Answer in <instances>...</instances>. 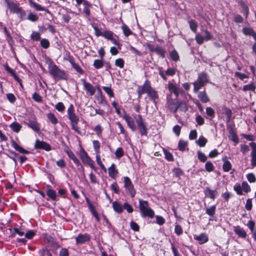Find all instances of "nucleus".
I'll list each match as a JSON object with an SVG mask.
<instances>
[{
    "label": "nucleus",
    "instance_id": "nucleus-58",
    "mask_svg": "<svg viewBox=\"0 0 256 256\" xmlns=\"http://www.w3.org/2000/svg\"><path fill=\"white\" fill-rule=\"evenodd\" d=\"M205 168L208 172H211L214 170V166L210 162H208L205 164Z\"/></svg>",
    "mask_w": 256,
    "mask_h": 256
},
{
    "label": "nucleus",
    "instance_id": "nucleus-35",
    "mask_svg": "<svg viewBox=\"0 0 256 256\" xmlns=\"http://www.w3.org/2000/svg\"><path fill=\"white\" fill-rule=\"evenodd\" d=\"M93 66L96 68L100 69L104 66V64L102 60H95Z\"/></svg>",
    "mask_w": 256,
    "mask_h": 256
},
{
    "label": "nucleus",
    "instance_id": "nucleus-33",
    "mask_svg": "<svg viewBox=\"0 0 256 256\" xmlns=\"http://www.w3.org/2000/svg\"><path fill=\"white\" fill-rule=\"evenodd\" d=\"M216 206H212L206 208V214L210 216H213L216 212Z\"/></svg>",
    "mask_w": 256,
    "mask_h": 256
},
{
    "label": "nucleus",
    "instance_id": "nucleus-31",
    "mask_svg": "<svg viewBox=\"0 0 256 256\" xmlns=\"http://www.w3.org/2000/svg\"><path fill=\"white\" fill-rule=\"evenodd\" d=\"M121 28L125 36H128L132 34V31L126 24H123L121 26Z\"/></svg>",
    "mask_w": 256,
    "mask_h": 256
},
{
    "label": "nucleus",
    "instance_id": "nucleus-22",
    "mask_svg": "<svg viewBox=\"0 0 256 256\" xmlns=\"http://www.w3.org/2000/svg\"><path fill=\"white\" fill-rule=\"evenodd\" d=\"M90 236L88 234H80L76 238V240L77 244H84L90 240Z\"/></svg>",
    "mask_w": 256,
    "mask_h": 256
},
{
    "label": "nucleus",
    "instance_id": "nucleus-9",
    "mask_svg": "<svg viewBox=\"0 0 256 256\" xmlns=\"http://www.w3.org/2000/svg\"><path fill=\"white\" fill-rule=\"evenodd\" d=\"M152 88L150 82L146 80L142 86H139L137 89V93L138 94V98H140L142 94L148 92Z\"/></svg>",
    "mask_w": 256,
    "mask_h": 256
},
{
    "label": "nucleus",
    "instance_id": "nucleus-27",
    "mask_svg": "<svg viewBox=\"0 0 256 256\" xmlns=\"http://www.w3.org/2000/svg\"><path fill=\"white\" fill-rule=\"evenodd\" d=\"M198 97L203 103H206L210 100L205 90L199 92Z\"/></svg>",
    "mask_w": 256,
    "mask_h": 256
},
{
    "label": "nucleus",
    "instance_id": "nucleus-4",
    "mask_svg": "<svg viewBox=\"0 0 256 256\" xmlns=\"http://www.w3.org/2000/svg\"><path fill=\"white\" fill-rule=\"evenodd\" d=\"M208 82V74L206 72H202L198 76L197 80L193 83L194 92H198L199 90Z\"/></svg>",
    "mask_w": 256,
    "mask_h": 256
},
{
    "label": "nucleus",
    "instance_id": "nucleus-57",
    "mask_svg": "<svg viewBox=\"0 0 256 256\" xmlns=\"http://www.w3.org/2000/svg\"><path fill=\"white\" fill-rule=\"evenodd\" d=\"M198 158L200 162H204L206 161L207 157L204 153L200 151H198Z\"/></svg>",
    "mask_w": 256,
    "mask_h": 256
},
{
    "label": "nucleus",
    "instance_id": "nucleus-13",
    "mask_svg": "<svg viewBox=\"0 0 256 256\" xmlns=\"http://www.w3.org/2000/svg\"><path fill=\"white\" fill-rule=\"evenodd\" d=\"M122 118L125 120L127 123L128 126L131 129L132 131H134L136 130V126L134 124V122L132 116L126 114H124Z\"/></svg>",
    "mask_w": 256,
    "mask_h": 256
},
{
    "label": "nucleus",
    "instance_id": "nucleus-42",
    "mask_svg": "<svg viewBox=\"0 0 256 256\" xmlns=\"http://www.w3.org/2000/svg\"><path fill=\"white\" fill-rule=\"evenodd\" d=\"M114 33L110 30H106L103 32L102 36L110 40L114 37Z\"/></svg>",
    "mask_w": 256,
    "mask_h": 256
},
{
    "label": "nucleus",
    "instance_id": "nucleus-44",
    "mask_svg": "<svg viewBox=\"0 0 256 256\" xmlns=\"http://www.w3.org/2000/svg\"><path fill=\"white\" fill-rule=\"evenodd\" d=\"M201 31L203 32L204 34V37L205 38V40L208 41L211 40L212 38V36L210 33L206 29L202 28Z\"/></svg>",
    "mask_w": 256,
    "mask_h": 256
},
{
    "label": "nucleus",
    "instance_id": "nucleus-26",
    "mask_svg": "<svg viewBox=\"0 0 256 256\" xmlns=\"http://www.w3.org/2000/svg\"><path fill=\"white\" fill-rule=\"evenodd\" d=\"M222 160L224 162L222 165L223 170L226 172H229L232 168L231 163L227 160L226 156H224V157L222 158Z\"/></svg>",
    "mask_w": 256,
    "mask_h": 256
},
{
    "label": "nucleus",
    "instance_id": "nucleus-56",
    "mask_svg": "<svg viewBox=\"0 0 256 256\" xmlns=\"http://www.w3.org/2000/svg\"><path fill=\"white\" fill-rule=\"evenodd\" d=\"M124 60L121 58H118L115 60V65L120 68L124 67Z\"/></svg>",
    "mask_w": 256,
    "mask_h": 256
},
{
    "label": "nucleus",
    "instance_id": "nucleus-41",
    "mask_svg": "<svg viewBox=\"0 0 256 256\" xmlns=\"http://www.w3.org/2000/svg\"><path fill=\"white\" fill-rule=\"evenodd\" d=\"M102 89L110 98L114 97V93L110 86H102Z\"/></svg>",
    "mask_w": 256,
    "mask_h": 256
},
{
    "label": "nucleus",
    "instance_id": "nucleus-6",
    "mask_svg": "<svg viewBox=\"0 0 256 256\" xmlns=\"http://www.w3.org/2000/svg\"><path fill=\"white\" fill-rule=\"evenodd\" d=\"M124 183L126 192L129 194L132 198H134L136 192L130 179L128 176L124 177Z\"/></svg>",
    "mask_w": 256,
    "mask_h": 256
},
{
    "label": "nucleus",
    "instance_id": "nucleus-61",
    "mask_svg": "<svg viewBox=\"0 0 256 256\" xmlns=\"http://www.w3.org/2000/svg\"><path fill=\"white\" fill-rule=\"evenodd\" d=\"M196 40L197 43L202 44L205 40V38L200 34H197L196 36Z\"/></svg>",
    "mask_w": 256,
    "mask_h": 256
},
{
    "label": "nucleus",
    "instance_id": "nucleus-38",
    "mask_svg": "<svg viewBox=\"0 0 256 256\" xmlns=\"http://www.w3.org/2000/svg\"><path fill=\"white\" fill-rule=\"evenodd\" d=\"M92 144L96 154H100V142L97 140H94L92 141Z\"/></svg>",
    "mask_w": 256,
    "mask_h": 256
},
{
    "label": "nucleus",
    "instance_id": "nucleus-28",
    "mask_svg": "<svg viewBox=\"0 0 256 256\" xmlns=\"http://www.w3.org/2000/svg\"><path fill=\"white\" fill-rule=\"evenodd\" d=\"M112 208L115 212L119 214L122 212L123 206L116 201H115L112 203Z\"/></svg>",
    "mask_w": 256,
    "mask_h": 256
},
{
    "label": "nucleus",
    "instance_id": "nucleus-54",
    "mask_svg": "<svg viewBox=\"0 0 256 256\" xmlns=\"http://www.w3.org/2000/svg\"><path fill=\"white\" fill-rule=\"evenodd\" d=\"M241 187H242V190L244 192L247 193L250 190V186L248 184L247 182H243L242 184Z\"/></svg>",
    "mask_w": 256,
    "mask_h": 256
},
{
    "label": "nucleus",
    "instance_id": "nucleus-32",
    "mask_svg": "<svg viewBox=\"0 0 256 256\" xmlns=\"http://www.w3.org/2000/svg\"><path fill=\"white\" fill-rule=\"evenodd\" d=\"M47 118L53 124H56L58 122V120L54 114L50 112L47 114Z\"/></svg>",
    "mask_w": 256,
    "mask_h": 256
},
{
    "label": "nucleus",
    "instance_id": "nucleus-49",
    "mask_svg": "<svg viewBox=\"0 0 256 256\" xmlns=\"http://www.w3.org/2000/svg\"><path fill=\"white\" fill-rule=\"evenodd\" d=\"M55 108L60 112H62L65 110V106L62 102H58L56 105Z\"/></svg>",
    "mask_w": 256,
    "mask_h": 256
},
{
    "label": "nucleus",
    "instance_id": "nucleus-12",
    "mask_svg": "<svg viewBox=\"0 0 256 256\" xmlns=\"http://www.w3.org/2000/svg\"><path fill=\"white\" fill-rule=\"evenodd\" d=\"M168 88L170 92H173L176 98L182 91V90L179 86H176L170 82H169L168 84Z\"/></svg>",
    "mask_w": 256,
    "mask_h": 256
},
{
    "label": "nucleus",
    "instance_id": "nucleus-2",
    "mask_svg": "<svg viewBox=\"0 0 256 256\" xmlns=\"http://www.w3.org/2000/svg\"><path fill=\"white\" fill-rule=\"evenodd\" d=\"M68 118L70 121L72 129L78 134H80L78 123L80 121L78 116L75 113L74 108L70 104L67 110Z\"/></svg>",
    "mask_w": 256,
    "mask_h": 256
},
{
    "label": "nucleus",
    "instance_id": "nucleus-15",
    "mask_svg": "<svg viewBox=\"0 0 256 256\" xmlns=\"http://www.w3.org/2000/svg\"><path fill=\"white\" fill-rule=\"evenodd\" d=\"M204 192L206 197L213 200L218 196V192L216 190H212L208 187H206Z\"/></svg>",
    "mask_w": 256,
    "mask_h": 256
},
{
    "label": "nucleus",
    "instance_id": "nucleus-7",
    "mask_svg": "<svg viewBox=\"0 0 256 256\" xmlns=\"http://www.w3.org/2000/svg\"><path fill=\"white\" fill-rule=\"evenodd\" d=\"M79 156L84 164H88L94 170H96V168L94 166V162L88 156L84 150L82 149L80 150Z\"/></svg>",
    "mask_w": 256,
    "mask_h": 256
},
{
    "label": "nucleus",
    "instance_id": "nucleus-30",
    "mask_svg": "<svg viewBox=\"0 0 256 256\" xmlns=\"http://www.w3.org/2000/svg\"><path fill=\"white\" fill-rule=\"evenodd\" d=\"M242 32L244 34L246 35L252 36L254 37V38L256 40V34L252 28H244L242 29Z\"/></svg>",
    "mask_w": 256,
    "mask_h": 256
},
{
    "label": "nucleus",
    "instance_id": "nucleus-17",
    "mask_svg": "<svg viewBox=\"0 0 256 256\" xmlns=\"http://www.w3.org/2000/svg\"><path fill=\"white\" fill-rule=\"evenodd\" d=\"M4 2L6 4L10 11L14 13H17L19 10L21 8L19 7L18 4L13 0H4Z\"/></svg>",
    "mask_w": 256,
    "mask_h": 256
},
{
    "label": "nucleus",
    "instance_id": "nucleus-5",
    "mask_svg": "<svg viewBox=\"0 0 256 256\" xmlns=\"http://www.w3.org/2000/svg\"><path fill=\"white\" fill-rule=\"evenodd\" d=\"M134 118L136 120L140 135L142 136H147L148 133L147 126L145 124L142 116L140 114H135L134 116Z\"/></svg>",
    "mask_w": 256,
    "mask_h": 256
},
{
    "label": "nucleus",
    "instance_id": "nucleus-19",
    "mask_svg": "<svg viewBox=\"0 0 256 256\" xmlns=\"http://www.w3.org/2000/svg\"><path fill=\"white\" fill-rule=\"evenodd\" d=\"M233 230L235 234H237L238 237L242 238H245L246 237L247 234L246 232L240 226H234Z\"/></svg>",
    "mask_w": 256,
    "mask_h": 256
},
{
    "label": "nucleus",
    "instance_id": "nucleus-43",
    "mask_svg": "<svg viewBox=\"0 0 256 256\" xmlns=\"http://www.w3.org/2000/svg\"><path fill=\"white\" fill-rule=\"evenodd\" d=\"M5 70L10 74L12 76H14V78L18 81L19 78L15 74L14 70L10 68L8 64H6L4 66Z\"/></svg>",
    "mask_w": 256,
    "mask_h": 256
},
{
    "label": "nucleus",
    "instance_id": "nucleus-47",
    "mask_svg": "<svg viewBox=\"0 0 256 256\" xmlns=\"http://www.w3.org/2000/svg\"><path fill=\"white\" fill-rule=\"evenodd\" d=\"M64 60L68 61L71 64L74 62V59L72 56L69 52L66 53Z\"/></svg>",
    "mask_w": 256,
    "mask_h": 256
},
{
    "label": "nucleus",
    "instance_id": "nucleus-23",
    "mask_svg": "<svg viewBox=\"0 0 256 256\" xmlns=\"http://www.w3.org/2000/svg\"><path fill=\"white\" fill-rule=\"evenodd\" d=\"M250 145L252 148V151L251 153L252 164L254 167L256 166V144L254 142H252L250 143Z\"/></svg>",
    "mask_w": 256,
    "mask_h": 256
},
{
    "label": "nucleus",
    "instance_id": "nucleus-46",
    "mask_svg": "<svg viewBox=\"0 0 256 256\" xmlns=\"http://www.w3.org/2000/svg\"><path fill=\"white\" fill-rule=\"evenodd\" d=\"M27 18L31 22H35L38 20V16L36 14L30 12L28 15Z\"/></svg>",
    "mask_w": 256,
    "mask_h": 256
},
{
    "label": "nucleus",
    "instance_id": "nucleus-18",
    "mask_svg": "<svg viewBox=\"0 0 256 256\" xmlns=\"http://www.w3.org/2000/svg\"><path fill=\"white\" fill-rule=\"evenodd\" d=\"M148 96L156 105L159 99V96L158 92L152 87L148 93Z\"/></svg>",
    "mask_w": 256,
    "mask_h": 256
},
{
    "label": "nucleus",
    "instance_id": "nucleus-21",
    "mask_svg": "<svg viewBox=\"0 0 256 256\" xmlns=\"http://www.w3.org/2000/svg\"><path fill=\"white\" fill-rule=\"evenodd\" d=\"M108 172L109 176L114 179L116 178L118 173L114 163L112 164L108 168Z\"/></svg>",
    "mask_w": 256,
    "mask_h": 256
},
{
    "label": "nucleus",
    "instance_id": "nucleus-40",
    "mask_svg": "<svg viewBox=\"0 0 256 256\" xmlns=\"http://www.w3.org/2000/svg\"><path fill=\"white\" fill-rule=\"evenodd\" d=\"M170 56L172 59L174 61L177 62L180 60L179 55L176 50H172L170 53Z\"/></svg>",
    "mask_w": 256,
    "mask_h": 256
},
{
    "label": "nucleus",
    "instance_id": "nucleus-48",
    "mask_svg": "<svg viewBox=\"0 0 256 256\" xmlns=\"http://www.w3.org/2000/svg\"><path fill=\"white\" fill-rule=\"evenodd\" d=\"M198 145L200 147L204 146L207 142V140L204 136H200L196 142Z\"/></svg>",
    "mask_w": 256,
    "mask_h": 256
},
{
    "label": "nucleus",
    "instance_id": "nucleus-1",
    "mask_svg": "<svg viewBox=\"0 0 256 256\" xmlns=\"http://www.w3.org/2000/svg\"><path fill=\"white\" fill-rule=\"evenodd\" d=\"M49 74L56 80H66L68 74L66 72L60 69L51 60L48 62Z\"/></svg>",
    "mask_w": 256,
    "mask_h": 256
},
{
    "label": "nucleus",
    "instance_id": "nucleus-63",
    "mask_svg": "<svg viewBox=\"0 0 256 256\" xmlns=\"http://www.w3.org/2000/svg\"><path fill=\"white\" fill-rule=\"evenodd\" d=\"M174 232L178 235V236H180V234H182L183 232V230H182V226L177 224L175 226V227H174Z\"/></svg>",
    "mask_w": 256,
    "mask_h": 256
},
{
    "label": "nucleus",
    "instance_id": "nucleus-37",
    "mask_svg": "<svg viewBox=\"0 0 256 256\" xmlns=\"http://www.w3.org/2000/svg\"><path fill=\"white\" fill-rule=\"evenodd\" d=\"M190 30L194 33L197 31L198 24L196 22L192 20L188 22Z\"/></svg>",
    "mask_w": 256,
    "mask_h": 256
},
{
    "label": "nucleus",
    "instance_id": "nucleus-50",
    "mask_svg": "<svg viewBox=\"0 0 256 256\" xmlns=\"http://www.w3.org/2000/svg\"><path fill=\"white\" fill-rule=\"evenodd\" d=\"M31 39L34 41H38L40 38V34L37 32H33L30 36Z\"/></svg>",
    "mask_w": 256,
    "mask_h": 256
},
{
    "label": "nucleus",
    "instance_id": "nucleus-16",
    "mask_svg": "<svg viewBox=\"0 0 256 256\" xmlns=\"http://www.w3.org/2000/svg\"><path fill=\"white\" fill-rule=\"evenodd\" d=\"M194 238L200 244H202L208 241V236L206 233H202L199 235H194Z\"/></svg>",
    "mask_w": 256,
    "mask_h": 256
},
{
    "label": "nucleus",
    "instance_id": "nucleus-52",
    "mask_svg": "<svg viewBox=\"0 0 256 256\" xmlns=\"http://www.w3.org/2000/svg\"><path fill=\"white\" fill-rule=\"evenodd\" d=\"M234 190L236 192V194L238 195H242L243 194L242 188L241 187V185L240 184H236L234 187Z\"/></svg>",
    "mask_w": 256,
    "mask_h": 256
},
{
    "label": "nucleus",
    "instance_id": "nucleus-45",
    "mask_svg": "<svg viewBox=\"0 0 256 256\" xmlns=\"http://www.w3.org/2000/svg\"><path fill=\"white\" fill-rule=\"evenodd\" d=\"M114 154L117 158H122L124 154V152L122 148L121 147L118 148L116 150Z\"/></svg>",
    "mask_w": 256,
    "mask_h": 256
},
{
    "label": "nucleus",
    "instance_id": "nucleus-34",
    "mask_svg": "<svg viewBox=\"0 0 256 256\" xmlns=\"http://www.w3.org/2000/svg\"><path fill=\"white\" fill-rule=\"evenodd\" d=\"M10 128L14 132H18L22 128V126L18 122H13L10 125Z\"/></svg>",
    "mask_w": 256,
    "mask_h": 256
},
{
    "label": "nucleus",
    "instance_id": "nucleus-24",
    "mask_svg": "<svg viewBox=\"0 0 256 256\" xmlns=\"http://www.w3.org/2000/svg\"><path fill=\"white\" fill-rule=\"evenodd\" d=\"M12 146L17 151L20 152L21 154H28L30 153V152L28 151L27 150H24V148H22V146H20V145H18L15 141L12 140L11 142Z\"/></svg>",
    "mask_w": 256,
    "mask_h": 256
},
{
    "label": "nucleus",
    "instance_id": "nucleus-55",
    "mask_svg": "<svg viewBox=\"0 0 256 256\" xmlns=\"http://www.w3.org/2000/svg\"><path fill=\"white\" fill-rule=\"evenodd\" d=\"M224 112L226 116V122H229L230 120L232 112L230 110L224 108Z\"/></svg>",
    "mask_w": 256,
    "mask_h": 256
},
{
    "label": "nucleus",
    "instance_id": "nucleus-62",
    "mask_svg": "<svg viewBox=\"0 0 256 256\" xmlns=\"http://www.w3.org/2000/svg\"><path fill=\"white\" fill-rule=\"evenodd\" d=\"M6 98L12 104H14L16 101V98L15 96L12 93H9L6 94Z\"/></svg>",
    "mask_w": 256,
    "mask_h": 256
},
{
    "label": "nucleus",
    "instance_id": "nucleus-59",
    "mask_svg": "<svg viewBox=\"0 0 256 256\" xmlns=\"http://www.w3.org/2000/svg\"><path fill=\"white\" fill-rule=\"evenodd\" d=\"M32 98L36 102H42V97L38 93L34 92L32 96Z\"/></svg>",
    "mask_w": 256,
    "mask_h": 256
},
{
    "label": "nucleus",
    "instance_id": "nucleus-51",
    "mask_svg": "<svg viewBox=\"0 0 256 256\" xmlns=\"http://www.w3.org/2000/svg\"><path fill=\"white\" fill-rule=\"evenodd\" d=\"M40 46L44 48H48L50 46V42L46 38H42L40 42Z\"/></svg>",
    "mask_w": 256,
    "mask_h": 256
},
{
    "label": "nucleus",
    "instance_id": "nucleus-64",
    "mask_svg": "<svg viewBox=\"0 0 256 256\" xmlns=\"http://www.w3.org/2000/svg\"><path fill=\"white\" fill-rule=\"evenodd\" d=\"M40 256H52V254L46 248H43L42 250H40Z\"/></svg>",
    "mask_w": 256,
    "mask_h": 256
},
{
    "label": "nucleus",
    "instance_id": "nucleus-29",
    "mask_svg": "<svg viewBox=\"0 0 256 256\" xmlns=\"http://www.w3.org/2000/svg\"><path fill=\"white\" fill-rule=\"evenodd\" d=\"M46 195L48 196L52 200H57V196L56 192L52 189H48L46 192Z\"/></svg>",
    "mask_w": 256,
    "mask_h": 256
},
{
    "label": "nucleus",
    "instance_id": "nucleus-20",
    "mask_svg": "<svg viewBox=\"0 0 256 256\" xmlns=\"http://www.w3.org/2000/svg\"><path fill=\"white\" fill-rule=\"evenodd\" d=\"M28 2L30 6L34 8L37 11H45L47 13L49 14L50 11L48 9H46L44 6H42L40 4L32 1V0H28Z\"/></svg>",
    "mask_w": 256,
    "mask_h": 256
},
{
    "label": "nucleus",
    "instance_id": "nucleus-14",
    "mask_svg": "<svg viewBox=\"0 0 256 256\" xmlns=\"http://www.w3.org/2000/svg\"><path fill=\"white\" fill-rule=\"evenodd\" d=\"M66 154L70 158L73 160L74 162L77 166H80V168L82 169V171L84 170V168L82 165L79 160L76 158L74 153L70 150H65Z\"/></svg>",
    "mask_w": 256,
    "mask_h": 256
},
{
    "label": "nucleus",
    "instance_id": "nucleus-8",
    "mask_svg": "<svg viewBox=\"0 0 256 256\" xmlns=\"http://www.w3.org/2000/svg\"><path fill=\"white\" fill-rule=\"evenodd\" d=\"M182 104V102L178 101L176 98L174 99L168 98L166 107L172 112H176Z\"/></svg>",
    "mask_w": 256,
    "mask_h": 256
},
{
    "label": "nucleus",
    "instance_id": "nucleus-10",
    "mask_svg": "<svg viewBox=\"0 0 256 256\" xmlns=\"http://www.w3.org/2000/svg\"><path fill=\"white\" fill-rule=\"evenodd\" d=\"M81 80L86 94L90 96H93L96 92L95 88L91 84L86 82L85 79H82Z\"/></svg>",
    "mask_w": 256,
    "mask_h": 256
},
{
    "label": "nucleus",
    "instance_id": "nucleus-36",
    "mask_svg": "<svg viewBox=\"0 0 256 256\" xmlns=\"http://www.w3.org/2000/svg\"><path fill=\"white\" fill-rule=\"evenodd\" d=\"M188 146V143L186 142L180 140L178 142V149L181 151H184L186 150Z\"/></svg>",
    "mask_w": 256,
    "mask_h": 256
},
{
    "label": "nucleus",
    "instance_id": "nucleus-53",
    "mask_svg": "<svg viewBox=\"0 0 256 256\" xmlns=\"http://www.w3.org/2000/svg\"><path fill=\"white\" fill-rule=\"evenodd\" d=\"M242 90L244 91L252 90L254 92L255 86L254 84H250L244 86Z\"/></svg>",
    "mask_w": 256,
    "mask_h": 256
},
{
    "label": "nucleus",
    "instance_id": "nucleus-11",
    "mask_svg": "<svg viewBox=\"0 0 256 256\" xmlns=\"http://www.w3.org/2000/svg\"><path fill=\"white\" fill-rule=\"evenodd\" d=\"M34 148L36 149H42L46 151L51 150V146L48 144L38 140H36Z\"/></svg>",
    "mask_w": 256,
    "mask_h": 256
},
{
    "label": "nucleus",
    "instance_id": "nucleus-39",
    "mask_svg": "<svg viewBox=\"0 0 256 256\" xmlns=\"http://www.w3.org/2000/svg\"><path fill=\"white\" fill-rule=\"evenodd\" d=\"M158 56H160L162 58H164L165 57V50L164 49L162 48L160 46L156 47L155 52Z\"/></svg>",
    "mask_w": 256,
    "mask_h": 256
},
{
    "label": "nucleus",
    "instance_id": "nucleus-60",
    "mask_svg": "<svg viewBox=\"0 0 256 256\" xmlns=\"http://www.w3.org/2000/svg\"><path fill=\"white\" fill-rule=\"evenodd\" d=\"M240 6H241V8H242V11L244 12V14L246 17L248 16V7L243 2H240Z\"/></svg>",
    "mask_w": 256,
    "mask_h": 256
},
{
    "label": "nucleus",
    "instance_id": "nucleus-3",
    "mask_svg": "<svg viewBox=\"0 0 256 256\" xmlns=\"http://www.w3.org/2000/svg\"><path fill=\"white\" fill-rule=\"evenodd\" d=\"M139 208L143 216L151 218L154 216V211L150 208L147 201L139 200Z\"/></svg>",
    "mask_w": 256,
    "mask_h": 256
},
{
    "label": "nucleus",
    "instance_id": "nucleus-25",
    "mask_svg": "<svg viewBox=\"0 0 256 256\" xmlns=\"http://www.w3.org/2000/svg\"><path fill=\"white\" fill-rule=\"evenodd\" d=\"M27 124L34 132H39L40 130V124L36 121L30 120Z\"/></svg>",
    "mask_w": 256,
    "mask_h": 256
}]
</instances>
